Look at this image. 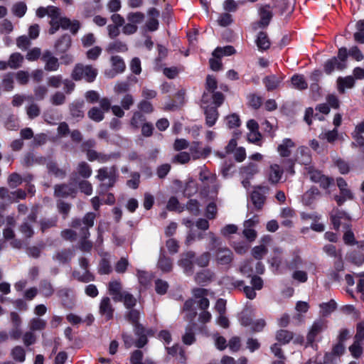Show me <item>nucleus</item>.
<instances>
[{
	"instance_id": "obj_1",
	"label": "nucleus",
	"mask_w": 364,
	"mask_h": 364,
	"mask_svg": "<svg viewBox=\"0 0 364 364\" xmlns=\"http://www.w3.org/2000/svg\"><path fill=\"white\" fill-rule=\"evenodd\" d=\"M97 172L96 178L103 182L100 185L102 188L107 190L114 186L117 178V168L115 166L100 168Z\"/></svg>"
},
{
	"instance_id": "obj_2",
	"label": "nucleus",
	"mask_w": 364,
	"mask_h": 364,
	"mask_svg": "<svg viewBox=\"0 0 364 364\" xmlns=\"http://www.w3.org/2000/svg\"><path fill=\"white\" fill-rule=\"evenodd\" d=\"M97 75V70L90 65L77 63L75 65L72 73V78L75 80H85L88 82H93Z\"/></svg>"
},
{
	"instance_id": "obj_3",
	"label": "nucleus",
	"mask_w": 364,
	"mask_h": 364,
	"mask_svg": "<svg viewBox=\"0 0 364 364\" xmlns=\"http://www.w3.org/2000/svg\"><path fill=\"white\" fill-rule=\"evenodd\" d=\"M95 218V213L92 212L87 213L82 219H73L71 223V227L73 228H80V236L88 238L90 235L89 229L93 227Z\"/></svg>"
},
{
	"instance_id": "obj_4",
	"label": "nucleus",
	"mask_w": 364,
	"mask_h": 364,
	"mask_svg": "<svg viewBox=\"0 0 364 364\" xmlns=\"http://www.w3.org/2000/svg\"><path fill=\"white\" fill-rule=\"evenodd\" d=\"M269 190V188L267 186H259L251 193L250 199L256 210H260L262 209Z\"/></svg>"
},
{
	"instance_id": "obj_5",
	"label": "nucleus",
	"mask_w": 364,
	"mask_h": 364,
	"mask_svg": "<svg viewBox=\"0 0 364 364\" xmlns=\"http://www.w3.org/2000/svg\"><path fill=\"white\" fill-rule=\"evenodd\" d=\"M306 168L307 169L310 179L313 182L318 183L322 188H327L331 183H333V180L332 178L325 176L321 174L320 171L315 170L313 167L308 166Z\"/></svg>"
},
{
	"instance_id": "obj_6",
	"label": "nucleus",
	"mask_w": 364,
	"mask_h": 364,
	"mask_svg": "<svg viewBox=\"0 0 364 364\" xmlns=\"http://www.w3.org/2000/svg\"><path fill=\"white\" fill-rule=\"evenodd\" d=\"M195 257V252L190 251L182 254L181 259L178 260V265L183 269L185 273L187 274L193 273Z\"/></svg>"
},
{
	"instance_id": "obj_7",
	"label": "nucleus",
	"mask_w": 364,
	"mask_h": 364,
	"mask_svg": "<svg viewBox=\"0 0 364 364\" xmlns=\"http://www.w3.org/2000/svg\"><path fill=\"white\" fill-rule=\"evenodd\" d=\"M114 308L113 307L111 299L106 296L103 297L100 303L99 313L106 321H109L113 318Z\"/></svg>"
},
{
	"instance_id": "obj_8",
	"label": "nucleus",
	"mask_w": 364,
	"mask_h": 364,
	"mask_svg": "<svg viewBox=\"0 0 364 364\" xmlns=\"http://www.w3.org/2000/svg\"><path fill=\"white\" fill-rule=\"evenodd\" d=\"M326 328V321L321 319L316 320L311 326L309 333L306 336L308 344H312L316 336L321 333Z\"/></svg>"
},
{
	"instance_id": "obj_9",
	"label": "nucleus",
	"mask_w": 364,
	"mask_h": 364,
	"mask_svg": "<svg viewBox=\"0 0 364 364\" xmlns=\"http://www.w3.org/2000/svg\"><path fill=\"white\" fill-rule=\"evenodd\" d=\"M41 59L45 63L44 69L46 71L53 72L59 69L60 63L58 59L50 50H46L43 53Z\"/></svg>"
},
{
	"instance_id": "obj_10",
	"label": "nucleus",
	"mask_w": 364,
	"mask_h": 364,
	"mask_svg": "<svg viewBox=\"0 0 364 364\" xmlns=\"http://www.w3.org/2000/svg\"><path fill=\"white\" fill-rule=\"evenodd\" d=\"M233 259V255L231 250L227 247H219L215 253V260L218 264L228 265L230 264Z\"/></svg>"
},
{
	"instance_id": "obj_11",
	"label": "nucleus",
	"mask_w": 364,
	"mask_h": 364,
	"mask_svg": "<svg viewBox=\"0 0 364 364\" xmlns=\"http://www.w3.org/2000/svg\"><path fill=\"white\" fill-rule=\"evenodd\" d=\"M113 70L109 73H106L109 77H113L117 74L122 73L124 71L126 65L124 60L119 55H113L110 58Z\"/></svg>"
},
{
	"instance_id": "obj_12",
	"label": "nucleus",
	"mask_w": 364,
	"mask_h": 364,
	"mask_svg": "<svg viewBox=\"0 0 364 364\" xmlns=\"http://www.w3.org/2000/svg\"><path fill=\"white\" fill-rule=\"evenodd\" d=\"M295 161L306 166H309L311 162V156L309 148L300 146L297 149Z\"/></svg>"
},
{
	"instance_id": "obj_13",
	"label": "nucleus",
	"mask_w": 364,
	"mask_h": 364,
	"mask_svg": "<svg viewBox=\"0 0 364 364\" xmlns=\"http://www.w3.org/2000/svg\"><path fill=\"white\" fill-rule=\"evenodd\" d=\"M108 291L114 301H122V296L124 291H122V285L120 281L112 280L109 282Z\"/></svg>"
},
{
	"instance_id": "obj_14",
	"label": "nucleus",
	"mask_w": 364,
	"mask_h": 364,
	"mask_svg": "<svg viewBox=\"0 0 364 364\" xmlns=\"http://www.w3.org/2000/svg\"><path fill=\"white\" fill-rule=\"evenodd\" d=\"M283 172V169L279 165L277 164H271L267 173L269 182L274 185L278 183L282 178Z\"/></svg>"
},
{
	"instance_id": "obj_15",
	"label": "nucleus",
	"mask_w": 364,
	"mask_h": 364,
	"mask_svg": "<svg viewBox=\"0 0 364 364\" xmlns=\"http://www.w3.org/2000/svg\"><path fill=\"white\" fill-rule=\"evenodd\" d=\"M71 45V37L68 34H64L55 42V48L58 54H63L70 49Z\"/></svg>"
},
{
	"instance_id": "obj_16",
	"label": "nucleus",
	"mask_w": 364,
	"mask_h": 364,
	"mask_svg": "<svg viewBox=\"0 0 364 364\" xmlns=\"http://www.w3.org/2000/svg\"><path fill=\"white\" fill-rule=\"evenodd\" d=\"M76 193L75 188L70 185L63 183L55 185L54 187V195L56 197L65 198L68 196H75Z\"/></svg>"
},
{
	"instance_id": "obj_17",
	"label": "nucleus",
	"mask_w": 364,
	"mask_h": 364,
	"mask_svg": "<svg viewBox=\"0 0 364 364\" xmlns=\"http://www.w3.org/2000/svg\"><path fill=\"white\" fill-rule=\"evenodd\" d=\"M118 156L116 154H107L102 152H97L95 150L89 151L87 159L90 161H97L100 163H107L112 159L117 158Z\"/></svg>"
},
{
	"instance_id": "obj_18",
	"label": "nucleus",
	"mask_w": 364,
	"mask_h": 364,
	"mask_svg": "<svg viewBox=\"0 0 364 364\" xmlns=\"http://www.w3.org/2000/svg\"><path fill=\"white\" fill-rule=\"evenodd\" d=\"M60 27L64 29L67 30L69 29L70 32L75 35L79 29L80 28V23L77 20H73L71 21L70 18L67 17H60Z\"/></svg>"
},
{
	"instance_id": "obj_19",
	"label": "nucleus",
	"mask_w": 364,
	"mask_h": 364,
	"mask_svg": "<svg viewBox=\"0 0 364 364\" xmlns=\"http://www.w3.org/2000/svg\"><path fill=\"white\" fill-rule=\"evenodd\" d=\"M260 21L259 25L260 27H266L269 25L272 18V11L269 5H264L260 7L259 11Z\"/></svg>"
},
{
	"instance_id": "obj_20",
	"label": "nucleus",
	"mask_w": 364,
	"mask_h": 364,
	"mask_svg": "<svg viewBox=\"0 0 364 364\" xmlns=\"http://www.w3.org/2000/svg\"><path fill=\"white\" fill-rule=\"evenodd\" d=\"M148 14L149 18L146 23V26L149 31H154L157 30L159 27L157 18L159 16V11L155 8H151L149 10Z\"/></svg>"
},
{
	"instance_id": "obj_21",
	"label": "nucleus",
	"mask_w": 364,
	"mask_h": 364,
	"mask_svg": "<svg viewBox=\"0 0 364 364\" xmlns=\"http://www.w3.org/2000/svg\"><path fill=\"white\" fill-rule=\"evenodd\" d=\"M74 256V251L72 249H64L58 251L54 255L53 259L60 264H65L71 260Z\"/></svg>"
},
{
	"instance_id": "obj_22",
	"label": "nucleus",
	"mask_w": 364,
	"mask_h": 364,
	"mask_svg": "<svg viewBox=\"0 0 364 364\" xmlns=\"http://www.w3.org/2000/svg\"><path fill=\"white\" fill-rule=\"evenodd\" d=\"M127 50L128 46L127 43L119 40L109 43L106 48V51L108 53H125Z\"/></svg>"
},
{
	"instance_id": "obj_23",
	"label": "nucleus",
	"mask_w": 364,
	"mask_h": 364,
	"mask_svg": "<svg viewBox=\"0 0 364 364\" xmlns=\"http://www.w3.org/2000/svg\"><path fill=\"white\" fill-rule=\"evenodd\" d=\"M295 146L294 142L290 139H284L277 147V151L282 157H288L291 154V149Z\"/></svg>"
},
{
	"instance_id": "obj_24",
	"label": "nucleus",
	"mask_w": 364,
	"mask_h": 364,
	"mask_svg": "<svg viewBox=\"0 0 364 364\" xmlns=\"http://www.w3.org/2000/svg\"><path fill=\"white\" fill-rule=\"evenodd\" d=\"M346 68V63H339L338 58H333L326 62L324 65V70L327 74H330L335 69L342 70Z\"/></svg>"
},
{
	"instance_id": "obj_25",
	"label": "nucleus",
	"mask_w": 364,
	"mask_h": 364,
	"mask_svg": "<svg viewBox=\"0 0 364 364\" xmlns=\"http://www.w3.org/2000/svg\"><path fill=\"white\" fill-rule=\"evenodd\" d=\"M134 333L139 336L138 340L135 343V346L139 348H143L148 342L146 337L148 331L142 326H138L134 329Z\"/></svg>"
},
{
	"instance_id": "obj_26",
	"label": "nucleus",
	"mask_w": 364,
	"mask_h": 364,
	"mask_svg": "<svg viewBox=\"0 0 364 364\" xmlns=\"http://www.w3.org/2000/svg\"><path fill=\"white\" fill-rule=\"evenodd\" d=\"M259 172V166L257 164L250 162L240 168L241 174L247 179L252 178Z\"/></svg>"
},
{
	"instance_id": "obj_27",
	"label": "nucleus",
	"mask_w": 364,
	"mask_h": 364,
	"mask_svg": "<svg viewBox=\"0 0 364 364\" xmlns=\"http://www.w3.org/2000/svg\"><path fill=\"white\" fill-rule=\"evenodd\" d=\"M338 89L341 93H344L345 88H352L354 86L355 80L353 76L338 77L337 80Z\"/></svg>"
},
{
	"instance_id": "obj_28",
	"label": "nucleus",
	"mask_w": 364,
	"mask_h": 364,
	"mask_svg": "<svg viewBox=\"0 0 364 364\" xmlns=\"http://www.w3.org/2000/svg\"><path fill=\"white\" fill-rule=\"evenodd\" d=\"M283 77L281 76H276L272 75L266 77L263 80V82L267 90H273L279 85Z\"/></svg>"
},
{
	"instance_id": "obj_29",
	"label": "nucleus",
	"mask_w": 364,
	"mask_h": 364,
	"mask_svg": "<svg viewBox=\"0 0 364 364\" xmlns=\"http://www.w3.org/2000/svg\"><path fill=\"white\" fill-rule=\"evenodd\" d=\"M214 277V274L210 269H203L195 275V281L198 284H203L210 282Z\"/></svg>"
},
{
	"instance_id": "obj_30",
	"label": "nucleus",
	"mask_w": 364,
	"mask_h": 364,
	"mask_svg": "<svg viewBox=\"0 0 364 364\" xmlns=\"http://www.w3.org/2000/svg\"><path fill=\"white\" fill-rule=\"evenodd\" d=\"M126 319L130 322L134 327V329L138 326H142L139 323V320L140 318V312L139 311L134 309H129L125 314Z\"/></svg>"
},
{
	"instance_id": "obj_31",
	"label": "nucleus",
	"mask_w": 364,
	"mask_h": 364,
	"mask_svg": "<svg viewBox=\"0 0 364 364\" xmlns=\"http://www.w3.org/2000/svg\"><path fill=\"white\" fill-rule=\"evenodd\" d=\"M11 356L18 363H23L26 360V350L21 346H16L11 350Z\"/></svg>"
},
{
	"instance_id": "obj_32",
	"label": "nucleus",
	"mask_w": 364,
	"mask_h": 364,
	"mask_svg": "<svg viewBox=\"0 0 364 364\" xmlns=\"http://www.w3.org/2000/svg\"><path fill=\"white\" fill-rule=\"evenodd\" d=\"M256 44L259 50H265L270 47V41L265 32H259L256 39Z\"/></svg>"
},
{
	"instance_id": "obj_33",
	"label": "nucleus",
	"mask_w": 364,
	"mask_h": 364,
	"mask_svg": "<svg viewBox=\"0 0 364 364\" xmlns=\"http://www.w3.org/2000/svg\"><path fill=\"white\" fill-rule=\"evenodd\" d=\"M23 60L24 58L20 53H14L10 55L8 60L9 67L11 69H17L21 67Z\"/></svg>"
},
{
	"instance_id": "obj_34",
	"label": "nucleus",
	"mask_w": 364,
	"mask_h": 364,
	"mask_svg": "<svg viewBox=\"0 0 364 364\" xmlns=\"http://www.w3.org/2000/svg\"><path fill=\"white\" fill-rule=\"evenodd\" d=\"M77 174L84 178H88L92 173L91 166L85 161L80 162L76 168Z\"/></svg>"
},
{
	"instance_id": "obj_35",
	"label": "nucleus",
	"mask_w": 364,
	"mask_h": 364,
	"mask_svg": "<svg viewBox=\"0 0 364 364\" xmlns=\"http://www.w3.org/2000/svg\"><path fill=\"white\" fill-rule=\"evenodd\" d=\"M291 82L295 89L302 90L308 87V83L301 75H294L291 77Z\"/></svg>"
},
{
	"instance_id": "obj_36",
	"label": "nucleus",
	"mask_w": 364,
	"mask_h": 364,
	"mask_svg": "<svg viewBox=\"0 0 364 364\" xmlns=\"http://www.w3.org/2000/svg\"><path fill=\"white\" fill-rule=\"evenodd\" d=\"M83 101H76L70 105V114L73 117H83Z\"/></svg>"
},
{
	"instance_id": "obj_37",
	"label": "nucleus",
	"mask_w": 364,
	"mask_h": 364,
	"mask_svg": "<svg viewBox=\"0 0 364 364\" xmlns=\"http://www.w3.org/2000/svg\"><path fill=\"white\" fill-rule=\"evenodd\" d=\"M294 338V333L287 330H279L277 332L276 339L282 344H287Z\"/></svg>"
},
{
	"instance_id": "obj_38",
	"label": "nucleus",
	"mask_w": 364,
	"mask_h": 364,
	"mask_svg": "<svg viewBox=\"0 0 364 364\" xmlns=\"http://www.w3.org/2000/svg\"><path fill=\"white\" fill-rule=\"evenodd\" d=\"M319 191L316 188H311L309 191H307L302 196V202L306 205H311L316 197L318 196Z\"/></svg>"
},
{
	"instance_id": "obj_39",
	"label": "nucleus",
	"mask_w": 364,
	"mask_h": 364,
	"mask_svg": "<svg viewBox=\"0 0 364 364\" xmlns=\"http://www.w3.org/2000/svg\"><path fill=\"white\" fill-rule=\"evenodd\" d=\"M206 124L209 127L215 124L218 117V112L215 107L207 108L205 111Z\"/></svg>"
},
{
	"instance_id": "obj_40",
	"label": "nucleus",
	"mask_w": 364,
	"mask_h": 364,
	"mask_svg": "<svg viewBox=\"0 0 364 364\" xmlns=\"http://www.w3.org/2000/svg\"><path fill=\"white\" fill-rule=\"evenodd\" d=\"M54 291V288L50 282L43 279L40 282V291L45 297L51 296Z\"/></svg>"
},
{
	"instance_id": "obj_41",
	"label": "nucleus",
	"mask_w": 364,
	"mask_h": 364,
	"mask_svg": "<svg viewBox=\"0 0 364 364\" xmlns=\"http://www.w3.org/2000/svg\"><path fill=\"white\" fill-rule=\"evenodd\" d=\"M235 52L234 48L231 46H227L223 48L218 47L213 52V56L220 58L223 56L230 55Z\"/></svg>"
},
{
	"instance_id": "obj_42",
	"label": "nucleus",
	"mask_w": 364,
	"mask_h": 364,
	"mask_svg": "<svg viewBox=\"0 0 364 364\" xmlns=\"http://www.w3.org/2000/svg\"><path fill=\"white\" fill-rule=\"evenodd\" d=\"M159 269L164 272H169L172 269V261L164 255H161L158 262Z\"/></svg>"
},
{
	"instance_id": "obj_43",
	"label": "nucleus",
	"mask_w": 364,
	"mask_h": 364,
	"mask_svg": "<svg viewBox=\"0 0 364 364\" xmlns=\"http://www.w3.org/2000/svg\"><path fill=\"white\" fill-rule=\"evenodd\" d=\"M47 168L49 173L53 174L55 177L63 178L66 175V171L58 168L55 162L50 161L47 164Z\"/></svg>"
},
{
	"instance_id": "obj_44",
	"label": "nucleus",
	"mask_w": 364,
	"mask_h": 364,
	"mask_svg": "<svg viewBox=\"0 0 364 364\" xmlns=\"http://www.w3.org/2000/svg\"><path fill=\"white\" fill-rule=\"evenodd\" d=\"M145 117L140 112H135L130 121L131 126L134 129H139L145 122Z\"/></svg>"
},
{
	"instance_id": "obj_45",
	"label": "nucleus",
	"mask_w": 364,
	"mask_h": 364,
	"mask_svg": "<svg viewBox=\"0 0 364 364\" xmlns=\"http://www.w3.org/2000/svg\"><path fill=\"white\" fill-rule=\"evenodd\" d=\"M46 326V321L40 318H33L29 321V328L31 331H42Z\"/></svg>"
},
{
	"instance_id": "obj_46",
	"label": "nucleus",
	"mask_w": 364,
	"mask_h": 364,
	"mask_svg": "<svg viewBox=\"0 0 364 364\" xmlns=\"http://www.w3.org/2000/svg\"><path fill=\"white\" fill-rule=\"evenodd\" d=\"M124 306L127 309H134L136 304V299L135 297L127 291H124L122 296V301Z\"/></svg>"
},
{
	"instance_id": "obj_47",
	"label": "nucleus",
	"mask_w": 364,
	"mask_h": 364,
	"mask_svg": "<svg viewBox=\"0 0 364 364\" xmlns=\"http://www.w3.org/2000/svg\"><path fill=\"white\" fill-rule=\"evenodd\" d=\"M338 136V129L334 128L331 131L323 132L320 135L321 139H326L328 142L333 144L337 140Z\"/></svg>"
},
{
	"instance_id": "obj_48",
	"label": "nucleus",
	"mask_w": 364,
	"mask_h": 364,
	"mask_svg": "<svg viewBox=\"0 0 364 364\" xmlns=\"http://www.w3.org/2000/svg\"><path fill=\"white\" fill-rule=\"evenodd\" d=\"M191 154L186 151H182L175 155L171 161L173 164H186L190 161Z\"/></svg>"
},
{
	"instance_id": "obj_49",
	"label": "nucleus",
	"mask_w": 364,
	"mask_h": 364,
	"mask_svg": "<svg viewBox=\"0 0 364 364\" xmlns=\"http://www.w3.org/2000/svg\"><path fill=\"white\" fill-rule=\"evenodd\" d=\"M358 30L353 35L355 41L360 43H364V21H358L356 23Z\"/></svg>"
},
{
	"instance_id": "obj_50",
	"label": "nucleus",
	"mask_w": 364,
	"mask_h": 364,
	"mask_svg": "<svg viewBox=\"0 0 364 364\" xmlns=\"http://www.w3.org/2000/svg\"><path fill=\"white\" fill-rule=\"evenodd\" d=\"M73 275L78 281L85 283L92 282L95 279L94 276L88 270H86V272H84L82 274H80V272L75 271Z\"/></svg>"
},
{
	"instance_id": "obj_51",
	"label": "nucleus",
	"mask_w": 364,
	"mask_h": 364,
	"mask_svg": "<svg viewBox=\"0 0 364 364\" xmlns=\"http://www.w3.org/2000/svg\"><path fill=\"white\" fill-rule=\"evenodd\" d=\"M87 115L91 119L97 122L102 121L104 119L103 111L97 107L91 108L89 110Z\"/></svg>"
},
{
	"instance_id": "obj_52",
	"label": "nucleus",
	"mask_w": 364,
	"mask_h": 364,
	"mask_svg": "<svg viewBox=\"0 0 364 364\" xmlns=\"http://www.w3.org/2000/svg\"><path fill=\"white\" fill-rule=\"evenodd\" d=\"M127 19L129 22L136 25L143 22L144 19V14L141 12H131L127 16Z\"/></svg>"
},
{
	"instance_id": "obj_53",
	"label": "nucleus",
	"mask_w": 364,
	"mask_h": 364,
	"mask_svg": "<svg viewBox=\"0 0 364 364\" xmlns=\"http://www.w3.org/2000/svg\"><path fill=\"white\" fill-rule=\"evenodd\" d=\"M22 340L24 346L29 347L36 342L37 337L34 332L30 330L24 333V334L22 336Z\"/></svg>"
},
{
	"instance_id": "obj_54",
	"label": "nucleus",
	"mask_w": 364,
	"mask_h": 364,
	"mask_svg": "<svg viewBox=\"0 0 364 364\" xmlns=\"http://www.w3.org/2000/svg\"><path fill=\"white\" fill-rule=\"evenodd\" d=\"M210 259V253L208 252H205L198 256L196 259L195 258V262L200 267H205L208 265Z\"/></svg>"
},
{
	"instance_id": "obj_55",
	"label": "nucleus",
	"mask_w": 364,
	"mask_h": 364,
	"mask_svg": "<svg viewBox=\"0 0 364 364\" xmlns=\"http://www.w3.org/2000/svg\"><path fill=\"white\" fill-rule=\"evenodd\" d=\"M182 341L186 345H191L195 342V335L191 326H188L186 328V333L182 337Z\"/></svg>"
},
{
	"instance_id": "obj_56",
	"label": "nucleus",
	"mask_w": 364,
	"mask_h": 364,
	"mask_svg": "<svg viewBox=\"0 0 364 364\" xmlns=\"http://www.w3.org/2000/svg\"><path fill=\"white\" fill-rule=\"evenodd\" d=\"M20 232L26 238L31 237L34 234V230L28 221H24L19 227Z\"/></svg>"
},
{
	"instance_id": "obj_57",
	"label": "nucleus",
	"mask_w": 364,
	"mask_h": 364,
	"mask_svg": "<svg viewBox=\"0 0 364 364\" xmlns=\"http://www.w3.org/2000/svg\"><path fill=\"white\" fill-rule=\"evenodd\" d=\"M23 182L22 177L17 173H13L8 178V184L11 188H16Z\"/></svg>"
},
{
	"instance_id": "obj_58",
	"label": "nucleus",
	"mask_w": 364,
	"mask_h": 364,
	"mask_svg": "<svg viewBox=\"0 0 364 364\" xmlns=\"http://www.w3.org/2000/svg\"><path fill=\"white\" fill-rule=\"evenodd\" d=\"M57 224V218H51L48 219H43L40 222L41 225V229L43 232L46 231V230L56 226Z\"/></svg>"
},
{
	"instance_id": "obj_59",
	"label": "nucleus",
	"mask_w": 364,
	"mask_h": 364,
	"mask_svg": "<svg viewBox=\"0 0 364 364\" xmlns=\"http://www.w3.org/2000/svg\"><path fill=\"white\" fill-rule=\"evenodd\" d=\"M26 5L23 2H18L14 5L12 8V11L14 15L21 18L24 16L26 12Z\"/></svg>"
},
{
	"instance_id": "obj_60",
	"label": "nucleus",
	"mask_w": 364,
	"mask_h": 364,
	"mask_svg": "<svg viewBox=\"0 0 364 364\" xmlns=\"http://www.w3.org/2000/svg\"><path fill=\"white\" fill-rule=\"evenodd\" d=\"M62 75H52L47 79V84L49 87L58 88L63 83Z\"/></svg>"
},
{
	"instance_id": "obj_61",
	"label": "nucleus",
	"mask_w": 364,
	"mask_h": 364,
	"mask_svg": "<svg viewBox=\"0 0 364 364\" xmlns=\"http://www.w3.org/2000/svg\"><path fill=\"white\" fill-rule=\"evenodd\" d=\"M267 252V248L264 245L255 247L252 250V255L256 259H260Z\"/></svg>"
},
{
	"instance_id": "obj_62",
	"label": "nucleus",
	"mask_w": 364,
	"mask_h": 364,
	"mask_svg": "<svg viewBox=\"0 0 364 364\" xmlns=\"http://www.w3.org/2000/svg\"><path fill=\"white\" fill-rule=\"evenodd\" d=\"M16 46L21 50H26L31 46V41L29 38L26 36H19L16 39Z\"/></svg>"
},
{
	"instance_id": "obj_63",
	"label": "nucleus",
	"mask_w": 364,
	"mask_h": 364,
	"mask_svg": "<svg viewBox=\"0 0 364 364\" xmlns=\"http://www.w3.org/2000/svg\"><path fill=\"white\" fill-rule=\"evenodd\" d=\"M5 127L9 130H16L18 128V119L14 115H10L4 123Z\"/></svg>"
},
{
	"instance_id": "obj_64",
	"label": "nucleus",
	"mask_w": 364,
	"mask_h": 364,
	"mask_svg": "<svg viewBox=\"0 0 364 364\" xmlns=\"http://www.w3.org/2000/svg\"><path fill=\"white\" fill-rule=\"evenodd\" d=\"M349 259L351 262L359 266L364 262V255L360 252L353 251L349 255Z\"/></svg>"
}]
</instances>
